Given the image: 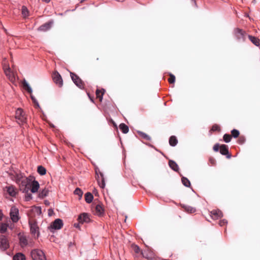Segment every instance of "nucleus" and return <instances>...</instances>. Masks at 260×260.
I'll list each match as a JSON object with an SVG mask.
<instances>
[{
  "mask_svg": "<svg viewBox=\"0 0 260 260\" xmlns=\"http://www.w3.org/2000/svg\"><path fill=\"white\" fill-rule=\"evenodd\" d=\"M74 193L78 195L80 198H81L83 192L79 188H77L74 191Z\"/></svg>",
  "mask_w": 260,
  "mask_h": 260,
  "instance_id": "nucleus-41",
  "label": "nucleus"
},
{
  "mask_svg": "<svg viewBox=\"0 0 260 260\" xmlns=\"http://www.w3.org/2000/svg\"><path fill=\"white\" fill-rule=\"evenodd\" d=\"M48 190L44 189H43L40 193H39V198H44V197H46L48 195Z\"/></svg>",
  "mask_w": 260,
  "mask_h": 260,
  "instance_id": "nucleus-36",
  "label": "nucleus"
},
{
  "mask_svg": "<svg viewBox=\"0 0 260 260\" xmlns=\"http://www.w3.org/2000/svg\"><path fill=\"white\" fill-rule=\"evenodd\" d=\"M13 260H25V257L23 254L18 253L14 256Z\"/></svg>",
  "mask_w": 260,
  "mask_h": 260,
  "instance_id": "nucleus-29",
  "label": "nucleus"
},
{
  "mask_svg": "<svg viewBox=\"0 0 260 260\" xmlns=\"http://www.w3.org/2000/svg\"><path fill=\"white\" fill-rule=\"evenodd\" d=\"M31 194H30L28 195V196L26 197V201L29 200V199L31 198Z\"/></svg>",
  "mask_w": 260,
  "mask_h": 260,
  "instance_id": "nucleus-47",
  "label": "nucleus"
},
{
  "mask_svg": "<svg viewBox=\"0 0 260 260\" xmlns=\"http://www.w3.org/2000/svg\"><path fill=\"white\" fill-rule=\"evenodd\" d=\"M2 65L4 70L10 68L9 65L8 63V61L6 58H4L3 59L2 61Z\"/></svg>",
  "mask_w": 260,
  "mask_h": 260,
  "instance_id": "nucleus-37",
  "label": "nucleus"
},
{
  "mask_svg": "<svg viewBox=\"0 0 260 260\" xmlns=\"http://www.w3.org/2000/svg\"><path fill=\"white\" fill-rule=\"evenodd\" d=\"M78 220L80 223H88L90 220L89 214L86 213L81 214L79 216Z\"/></svg>",
  "mask_w": 260,
  "mask_h": 260,
  "instance_id": "nucleus-11",
  "label": "nucleus"
},
{
  "mask_svg": "<svg viewBox=\"0 0 260 260\" xmlns=\"http://www.w3.org/2000/svg\"><path fill=\"white\" fill-rule=\"evenodd\" d=\"M21 11L22 14L24 17H26L28 16L29 12L27 8L25 6H23L22 7Z\"/></svg>",
  "mask_w": 260,
  "mask_h": 260,
  "instance_id": "nucleus-33",
  "label": "nucleus"
},
{
  "mask_svg": "<svg viewBox=\"0 0 260 260\" xmlns=\"http://www.w3.org/2000/svg\"><path fill=\"white\" fill-rule=\"evenodd\" d=\"M9 247L8 240L6 236L2 235L0 236V249L2 250H6Z\"/></svg>",
  "mask_w": 260,
  "mask_h": 260,
  "instance_id": "nucleus-7",
  "label": "nucleus"
},
{
  "mask_svg": "<svg viewBox=\"0 0 260 260\" xmlns=\"http://www.w3.org/2000/svg\"><path fill=\"white\" fill-rule=\"evenodd\" d=\"M234 35L239 41L244 42L245 40L246 33L241 29L236 28L234 30Z\"/></svg>",
  "mask_w": 260,
  "mask_h": 260,
  "instance_id": "nucleus-5",
  "label": "nucleus"
},
{
  "mask_svg": "<svg viewBox=\"0 0 260 260\" xmlns=\"http://www.w3.org/2000/svg\"><path fill=\"white\" fill-rule=\"evenodd\" d=\"M100 176L101 177V182H99V186L100 187L104 188L105 186V179L104 177V174L103 173H100Z\"/></svg>",
  "mask_w": 260,
  "mask_h": 260,
  "instance_id": "nucleus-34",
  "label": "nucleus"
},
{
  "mask_svg": "<svg viewBox=\"0 0 260 260\" xmlns=\"http://www.w3.org/2000/svg\"><path fill=\"white\" fill-rule=\"evenodd\" d=\"M231 136L229 134H224L223 139L225 142L229 143L231 141Z\"/></svg>",
  "mask_w": 260,
  "mask_h": 260,
  "instance_id": "nucleus-39",
  "label": "nucleus"
},
{
  "mask_svg": "<svg viewBox=\"0 0 260 260\" xmlns=\"http://www.w3.org/2000/svg\"><path fill=\"white\" fill-rule=\"evenodd\" d=\"M220 152L223 155H226L228 158L231 157V155L229 153L228 147L225 145L223 144L220 146Z\"/></svg>",
  "mask_w": 260,
  "mask_h": 260,
  "instance_id": "nucleus-16",
  "label": "nucleus"
},
{
  "mask_svg": "<svg viewBox=\"0 0 260 260\" xmlns=\"http://www.w3.org/2000/svg\"><path fill=\"white\" fill-rule=\"evenodd\" d=\"M248 38L250 41L255 46H258L259 45V40L257 38L250 35L248 36Z\"/></svg>",
  "mask_w": 260,
  "mask_h": 260,
  "instance_id": "nucleus-22",
  "label": "nucleus"
},
{
  "mask_svg": "<svg viewBox=\"0 0 260 260\" xmlns=\"http://www.w3.org/2000/svg\"><path fill=\"white\" fill-rule=\"evenodd\" d=\"M8 225L6 223H1L0 225V233H5L8 228Z\"/></svg>",
  "mask_w": 260,
  "mask_h": 260,
  "instance_id": "nucleus-31",
  "label": "nucleus"
},
{
  "mask_svg": "<svg viewBox=\"0 0 260 260\" xmlns=\"http://www.w3.org/2000/svg\"><path fill=\"white\" fill-rule=\"evenodd\" d=\"M169 165L170 167L175 171H178L179 167L178 165L173 160H170L169 161Z\"/></svg>",
  "mask_w": 260,
  "mask_h": 260,
  "instance_id": "nucleus-20",
  "label": "nucleus"
},
{
  "mask_svg": "<svg viewBox=\"0 0 260 260\" xmlns=\"http://www.w3.org/2000/svg\"><path fill=\"white\" fill-rule=\"evenodd\" d=\"M95 214L101 216L104 213V209L100 204H98L95 207V209L93 211Z\"/></svg>",
  "mask_w": 260,
  "mask_h": 260,
  "instance_id": "nucleus-19",
  "label": "nucleus"
},
{
  "mask_svg": "<svg viewBox=\"0 0 260 260\" xmlns=\"http://www.w3.org/2000/svg\"><path fill=\"white\" fill-rule=\"evenodd\" d=\"M19 239L20 245L21 247H24L28 245V238L26 235L19 234Z\"/></svg>",
  "mask_w": 260,
  "mask_h": 260,
  "instance_id": "nucleus-15",
  "label": "nucleus"
},
{
  "mask_svg": "<svg viewBox=\"0 0 260 260\" xmlns=\"http://www.w3.org/2000/svg\"><path fill=\"white\" fill-rule=\"evenodd\" d=\"M6 76L7 77L8 79L12 82H13L15 80V77L14 73L11 71L10 68L5 69L4 70Z\"/></svg>",
  "mask_w": 260,
  "mask_h": 260,
  "instance_id": "nucleus-13",
  "label": "nucleus"
},
{
  "mask_svg": "<svg viewBox=\"0 0 260 260\" xmlns=\"http://www.w3.org/2000/svg\"><path fill=\"white\" fill-rule=\"evenodd\" d=\"M93 199V195L90 192H87L85 194V200L86 203H90Z\"/></svg>",
  "mask_w": 260,
  "mask_h": 260,
  "instance_id": "nucleus-23",
  "label": "nucleus"
},
{
  "mask_svg": "<svg viewBox=\"0 0 260 260\" xmlns=\"http://www.w3.org/2000/svg\"><path fill=\"white\" fill-rule=\"evenodd\" d=\"M75 226L76 227H77V226H78V225H76V224H75Z\"/></svg>",
  "mask_w": 260,
  "mask_h": 260,
  "instance_id": "nucleus-52",
  "label": "nucleus"
},
{
  "mask_svg": "<svg viewBox=\"0 0 260 260\" xmlns=\"http://www.w3.org/2000/svg\"><path fill=\"white\" fill-rule=\"evenodd\" d=\"M29 186L31 187V192L32 193H36L38 191L40 185L37 181L34 180L30 183Z\"/></svg>",
  "mask_w": 260,
  "mask_h": 260,
  "instance_id": "nucleus-17",
  "label": "nucleus"
},
{
  "mask_svg": "<svg viewBox=\"0 0 260 260\" xmlns=\"http://www.w3.org/2000/svg\"><path fill=\"white\" fill-rule=\"evenodd\" d=\"M15 118L19 124H23L26 122V117L25 114L21 108H18L16 111Z\"/></svg>",
  "mask_w": 260,
  "mask_h": 260,
  "instance_id": "nucleus-2",
  "label": "nucleus"
},
{
  "mask_svg": "<svg viewBox=\"0 0 260 260\" xmlns=\"http://www.w3.org/2000/svg\"><path fill=\"white\" fill-rule=\"evenodd\" d=\"M31 256L34 260H46L44 252L40 249H36L32 250Z\"/></svg>",
  "mask_w": 260,
  "mask_h": 260,
  "instance_id": "nucleus-1",
  "label": "nucleus"
},
{
  "mask_svg": "<svg viewBox=\"0 0 260 260\" xmlns=\"http://www.w3.org/2000/svg\"><path fill=\"white\" fill-rule=\"evenodd\" d=\"M138 133L139 135L144 139L150 141L151 140V137L148 136L147 134L140 131H138Z\"/></svg>",
  "mask_w": 260,
  "mask_h": 260,
  "instance_id": "nucleus-30",
  "label": "nucleus"
},
{
  "mask_svg": "<svg viewBox=\"0 0 260 260\" xmlns=\"http://www.w3.org/2000/svg\"><path fill=\"white\" fill-rule=\"evenodd\" d=\"M183 207L184 209V210L188 213H194L196 211V209L195 208L190 206L183 205Z\"/></svg>",
  "mask_w": 260,
  "mask_h": 260,
  "instance_id": "nucleus-24",
  "label": "nucleus"
},
{
  "mask_svg": "<svg viewBox=\"0 0 260 260\" xmlns=\"http://www.w3.org/2000/svg\"><path fill=\"white\" fill-rule=\"evenodd\" d=\"M2 216H3V213H2V211H1V210H0V220H2Z\"/></svg>",
  "mask_w": 260,
  "mask_h": 260,
  "instance_id": "nucleus-49",
  "label": "nucleus"
},
{
  "mask_svg": "<svg viewBox=\"0 0 260 260\" xmlns=\"http://www.w3.org/2000/svg\"><path fill=\"white\" fill-rule=\"evenodd\" d=\"M104 90H103V91L102 90H100L99 89H97L96 90V95L98 98L100 99V101H101L103 99V95L104 94Z\"/></svg>",
  "mask_w": 260,
  "mask_h": 260,
  "instance_id": "nucleus-35",
  "label": "nucleus"
},
{
  "mask_svg": "<svg viewBox=\"0 0 260 260\" xmlns=\"http://www.w3.org/2000/svg\"><path fill=\"white\" fill-rule=\"evenodd\" d=\"M183 184L186 187H189L190 185V181L186 177H183L181 179Z\"/></svg>",
  "mask_w": 260,
  "mask_h": 260,
  "instance_id": "nucleus-32",
  "label": "nucleus"
},
{
  "mask_svg": "<svg viewBox=\"0 0 260 260\" xmlns=\"http://www.w3.org/2000/svg\"><path fill=\"white\" fill-rule=\"evenodd\" d=\"M31 233L36 237H39V228L36 223H29Z\"/></svg>",
  "mask_w": 260,
  "mask_h": 260,
  "instance_id": "nucleus-12",
  "label": "nucleus"
},
{
  "mask_svg": "<svg viewBox=\"0 0 260 260\" xmlns=\"http://www.w3.org/2000/svg\"><path fill=\"white\" fill-rule=\"evenodd\" d=\"M42 1L48 3L50 2V0H42Z\"/></svg>",
  "mask_w": 260,
  "mask_h": 260,
  "instance_id": "nucleus-50",
  "label": "nucleus"
},
{
  "mask_svg": "<svg viewBox=\"0 0 260 260\" xmlns=\"http://www.w3.org/2000/svg\"><path fill=\"white\" fill-rule=\"evenodd\" d=\"M220 130V127L218 125H214L212 128H211V131H213V132H215V131H219Z\"/></svg>",
  "mask_w": 260,
  "mask_h": 260,
  "instance_id": "nucleus-43",
  "label": "nucleus"
},
{
  "mask_svg": "<svg viewBox=\"0 0 260 260\" xmlns=\"http://www.w3.org/2000/svg\"><path fill=\"white\" fill-rule=\"evenodd\" d=\"M119 129L124 134L127 133L128 132V131H129L128 127L126 124H125L124 123H121L119 125Z\"/></svg>",
  "mask_w": 260,
  "mask_h": 260,
  "instance_id": "nucleus-26",
  "label": "nucleus"
},
{
  "mask_svg": "<svg viewBox=\"0 0 260 260\" xmlns=\"http://www.w3.org/2000/svg\"><path fill=\"white\" fill-rule=\"evenodd\" d=\"M228 223L227 221L225 219H223L222 220H220L219 222V224L220 226H223L224 225Z\"/></svg>",
  "mask_w": 260,
  "mask_h": 260,
  "instance_id": "nucleus-45",
  "label": "nucleus"
},
{
  "mask_svg": "<svg viewBox=\"0 0 260 260\" xmlns=\"http://www.w3.org/2000/svg\"><path fill=\"white\" fill-rule=\"evenodd\" d=\"M231 134H232V136L234 138H236L239 136V132L237 129H234L231 131Z\"/></svg>",
  "mask_w": 260,
  "mask_h": 260,
  "instance_id": "nucleus-40",
  "label": "nucleus"
},
{
  "mask_svg": "<svg viewBox=\"0 0 260 260\" xmlns=\"http://www.w3.org/2000/svg\"><path fill=\"white\" fill-rule=\"evenodd\" d=\"M210 161L211 164H214V160L213 159H210Z\"/></svg>",
  "mask_w": 260,
  "mask_h": 260,
  "instance_id": "nucleus-51",
  "label": "nucleus"
},
{
  "mask_svg": "<svg viewBox=\"0 0 260 260\" xmlns=\"http://www.w3.org/2000/svg\"><path fill=\"white\" fill-rule=\"evenodd\" d=\"M134 250L136 253H139L141 251L139 247L137 245L134 246Z\"/></svg>",
  "mask_w": 260,
  "mask_h": 260,
  "instance_id": "nucleus-44",
  "label": "nucleus"
},
{
  "mask_svg": "<svg viewBox=\"0 0 260 260\" xmlns=\"http://www.w3.org/2000/svg\"><path fill=\"white\" fill-rule=\"evenodd\" d=\"M37 172L40 175H44L46 173V169L42 166H39L37 169Z\"/></svg>",
  "mask_w": 260,
  "mask_h": 260,
  "instance_id": "nucleus-28",
  "label": "nucleus"
},
{
  "mask_svg": "<svg viewBox=\"0 0 260 260\" xmlns=\"http://www.w3.org/2000/svg\"><path fill=\"white\" fill-rule=\"evenodd\" d=\"M71 78L74 83L80 88L84 87V85L81 79L79 77L75 74L74 73H71Z\"/></svg>",
  "mask_w": 260,
  "mask_h": 260,
  "instance_id": "nucleus-8",
  "label": "nucleus"
},
{
  "mask_svg": "<svg viewBox=\"0 0 260 260\" xmlns=\"http://www.w3.org/2000/svg\"><path fill=\"white\" fill-rule=\"evenodd\" d=\"M23 88L26 90L29 94H30V97L34 103L37 104V106H39V104L35 99V98L32 95V90L26 80H24L22 82Z\"/></svg>",
  "mask_w": 260,
  "mask_h": 260,
  "instance_id": "nucleus-6",
  "label": "nucleus"
},
{
  "mask_svg": "<svg viewBox=\"0 0 260 260\" xmlns=\"http://www.w3.org/2000/svg\"><path fill=\"white\" fill-rule=\"evenodd\" d=\"M63 225V224L62 220L59 218H57L52 222L50 228L54 230H59L62 227Z\"/></svg>",
  "mask_w": 260,
  "mask_h": 260,
  "instance_id": "nucleus-9",
  "label": "nucleus"
},
{
  "mask_svg": "<svg viewBox=\"0 0 260 260\" xmlns=\"http://www.w3.org/2000/svg\"><path fill=\"white\" fill-rule=\"evenodd\" d=\"M99 172V173L100 174V173H101L100 170L98 169H95V173H96V174H98V173Z\"/></svg>",
  "mask_w": 260,
  "mask_h": 260,
  "instance_id": "nucleus-48",
  "label": "nucleus"
},
{
  "mask_svg": "<svg viewBox=\"0 0 260 260\" xmlns=\"http://www.w3.org/2000/svg\"><path fill=\"white\" fill-rule=\"evenodd\" d=\"M11 179L15 181L17 183H20V181L23 178V175L21 173L14 172L11 174Z\"/></svg>",
  "mask_w": 260,
  "mask_h": 260,
  "instance_id": "nucleus-14",
  "label": "nucleus"
},
{
  "mask_svg": "<svg viewBox=\"0 0 260 260\" xmlns=\"http://www.w3.org/2000/svg\"><path fill=\"white\" fill-rule=\"evenodd\" d=\"M7 191L11 196L14 197L16 194L15 189L12 186L7 187Z\"/></svg>",
  "mask_w": 260,
  "mask_h": 260,
  "instance_id": "nucleus-25",
  "label": "nucleus"
},
{
  "mask_svg": "<svg viewBox=\"0 0 260 260\" xmlns=\"http://www.w3.org/2000/svg\"><path fill=\"white\" fill-rule=\"evenodd\" d=\"M169 82L171 84L174 83L175 81V77L173 74H170V78L168 80Z\"/></svg>",
  "mask_w": 260,
  "mask_h": 260,
  "instance_id": "nucleus-42",
  "label": "nucleus"
},
{
  "mask_svg": "<svg viewBox=\"0 0 260 260\" xmlns=\"http://www.w3.org/2000/svg\"><path fill=\"white\" fill-rule=\"evenodd\" d=\"M10 216L11 219L13 222H17L20 219L19 215V210L15 206L11 207L10 212Z\"/></svg>",
  "mask_w": 260,
  "mask_h": 260,
  "instance_id": "nucleus-3",
  "label": "nucleus"
},
{
  "mask_svg": "<svg viewBox=\"0 0 260 260\" xmlns=\"http://www.w3.org/2000/svg\"><path fill=\"white\" fill-rule=\"evenodd\" d=\"M211 216L214 219H218L222 216V213L219 210H214L211 212Z\"/></svg>",
  "mask_w": 260,
  "mask_h": 260,
  "instance_id": "nucleus-18",
  "label": "nucleus"
},
{
  "mask_svg": "<svg viewBox=\"0 0 260 260\" xmlns=\"http://www.w3.org/2000/svg\"><path fill=\"white\" fill-rule=\"evenodd\" d=\"M31 179L28 178H23L21 179L20 183L19 184H20L21 187H23L22 188L23 192L28 191Z\"/></svg>",
  "mask_w": 260,
  "mask_h": 260,
  "instance_id": "nucleus-4",
  "label": "nucleus"
},
{
  "mask_svg": "<svg viewBox=\"0 0 260 260\" xmlns=\"http://www.w3.org/2000/svg\"><path fill=\"white\" fill-rule=\"evenodd\" d=\"M219 149H220V147L218 144H216L213 147V150L215 151H218Z\"/></svg>",
  "mask_w": 260,
  "mask_h": 260,
  "instance_id": "nucleus-46",
  "label": "nucleus"
},
{
  "mask_svg": "<svg viewBox=\"0 0 260 260\" xmlns=\"http://www.w3.org/2000/svg\"><path fill=\"white\" fill-rule=\"evenodd\" d=\"M142 254L143 255V257L147 258V259H149V258H151L152 256V254L151 252H149V253H147L146 251H142Z\"/></svg>",
  "mask_w": 260,
  "mask_h": 260,
  "instance_id": "nucleus-38",
  "label": "nucleus"
},
{
  "mask_svg": "<svg viewBox=\"0 0 260 260\" xmlns=\"http://www.w3.org/2000/svg\"><path fill=\"white\" fill-rule=\"evenodd\" d=\"M53 79L54 83L61 87L62 84V79L60 75L57 72H54L53 74Z\"/></svg>",
  "mask_w": 260,
  "mask_h": 260,
  "instance_id": "nucleus-10",
  "label": "nucleus"
},
{
  "mask_svg": "<svg viewBox=\"0 0 260 260\" xmlns=\"http://www.w3.org/2000/svg\"><path fill=\"white\" fill-rule=\"evenodd\" d=\"M178 141L176 137L173 136L169 139V144L172 146H175L177 145Z\"/></svg>",
  "mask_w": 260,
  "mask_h": 260,
  "instance_id": "nucleus-27",
  "label": "nucleus"
},
{
  "mask_svg": "<svg viewBox=\"0 0 260 260\" xmlns=\"http://www.w3.org/2000/svg\"><path fill=\"white\" fill-rule=\"evenodd\" d=\"M51 23H45L44 24L42 25L41 26H40L39 27V30H41V31H47L50 29V28L51 27Z\"/></svg>",
  "mask_w": 260,
  "mask_h": 260,
  "instance_id": "nucleus-21",
  "label": "nucleus"
}]
</instances>
